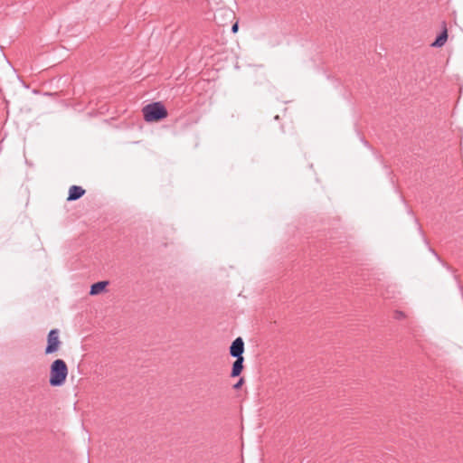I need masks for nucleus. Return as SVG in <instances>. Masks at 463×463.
<instances>
[{
	"instance_id": "obj_1",
	"label": "nucleus",
	"mask_w": 463,
	"mask_h": 463,
	"mask_svg": "<svg viewBox=\"0 0 463 463\" xmlns=\"http://www.w3.org/2000/svg\"><path fill=\"white\" fill-rule=\"evenodd\" d=\"M68 375V367L66 363L61 359L52 362L50 369L49 383L51 386H61L66 381Z\"/></svg>"
},
{
	"instance_id": "obj_2",
	"label": "nucleus",
	"mask_w": 463,
	"mask_h": 463,
	"mask_svg": "<svg viewBox=\"0 0 463 463\" xmlns=\"http://www.w3.org/2000/svg\"><path fill=\"white\" fill-rule=\"evenodd\" d=\"M142 112L146 122L160 121L165 118L168 114L165 106L159 101L146 105Z\"/></svg>"
},
{
	"instance_id": "obj_3",
	"label": "nucleus",
	"mask_w": 463,
	"mask_h": 463,
	"mask_svg": "<svg viewBox=\"0 0 463 463\" xmlns=\"http://www.w3.org/2000/svg\"><path fill=\"white\" fill-rule=\"evenodd\" d=\"M61 345V341L59 338V330L52 329L47 337V346L45 348L46 354H52L58 351Z\"/></svg>"
},
{
	"instance_id": "obj_4",
	"label": "nucleus",
	"mask_w": 463,
	"mask_h": 463,
	"mask_svg": "<svg viewBox=\"0 0 463 463\" xmlns=\"http://www.w3.org/2000/svg\"><path fill=\"white\" fill-rule=\"evenodd\" d=\"M244 352V342L241 337H237L230 346V354L232 357L239 358L243 357Z\"/></svg>"
},
{
	"instance_id": "obj_5",
	"label": "nucleus",
	"mask_w": 463,
	"mask_h": 463,
	"mask_svg": "<svg viewBox=\"0 0 463 463\" xmlns=\"http://www.w3.org/2000/svg\"><path fill=\"white\" fill-rule=\"evenodd\" d=\"M85 194V190L78 185L71 186L69 190L68 201H76Z\"/></svg>"
},
{
	"instance_id": "obj_6",
	"label": "nucleus",
	"mask_w": 463,
	"mask_h": 463,
	"mask_svg": "<svg viewBox=\"0 0 463 463\" xmlns=\"http://www.w3.org/2000/svg\"><path fill=\"white\" fill-rule=\"evenodd\" d=\"M243 357L236 358L235 362L232 364V369L231 373L232 377L239 376L243 369Z\"/></svg>"
},
{
	"instance_id": "obj_7",
	"label": "nucleus",
	"mask_w": 463,
	"mask_h": 463,
	"mask_svg": "<svg viewBox=\"0 0 463 463\" xmlns=\"http://www.w3.org/2000/svg\"><path fill=\"white\" fill-rule=\"evenodd\" d=\"M447 39H448V32H447V29L444 28V30L440 33V34L431 43V46L437 47V48L441 47L445 44Z\"/></svg>"
},
{
	"instance_id": "obj_8",
	"label": "nucleus",
	"mask_w": 463,
	"mask_h": 463,
	"mask_svg": "<svg viewBox=\"0 0 463 463\" xmlns=\"http://www.w3.org/2000/svg\"><path fill=\"white\" fill-rule=\"evenodd\" d=\"M109 285V281L101 280L96 283H93L90 286V289H105L107 286Z\"/></svg>"
},
{
	"instance_id": "obj_9",
	"label": "nucleus",
	"mask_w": 463,
	"mask_h": 463,
	"mask_svg": "<svg viewBox=\"0 0 463 463\" xmlns=\"http://www.w3.org/2000/svg\"><path fill=\"white\" fill-rule=\"evenodd\" d=\"M405 314L402 311H395L394 317L398 320L405 318Z\"/></svg>"
},
{
	"instance_id": "obj_10",
	"label": "nucleus",
	"mask_w": 463,
	"mask_h": 463,
	"mask_svg": "<svg viewBox=\"0 0 463 463\" xmlns=\"http://www.w3.org/2000/svg\"><path fill=\"white\" fill-rule=\"evenodd\" d=\"M430 251L435 255V257L437 258V260H439V262H440L444 267H446L448 269H450L449 266H448L445 262H443V261L440 260L439 256L435 252V250H432V249H430Z\"/></svg>"
},
{
	"instance_id": "obj_11",
	"label": "nucleus",
	"mask_w": 463,
	"mask_h": 463,
	"mask_svg": "<svg viewBox=\"0 0 463 463\" xmlns=\"http://www.w3.org/2000/svg\"><path fill=\"white\" fill-rule=\"evenodd\" d=\"M238 29H239L238 23H235L234 24H232V32L233 33H237V32H238Z\"/></svg>"
},
{
	"instance_id": "obj_12",
	"label": "nucleus",
	"mask_w": 463,
	"mask_h": 463,
	"mask_svg": "<svg viewBox=\"0 0 463 463\" xmlns=\"http://www.w3.org/2000/svg\"><path fill=\"white\" fill-rule=\"evenodd\" d=\"M242 383H243V379H240V380L238 381V383L234 384V386H233V387H234L235 389H238V388H240V387L241 386Z\"/></svg>"
},
{
	"instance_id": "obj_13",
	"label": "nucleus",
	"mask_w": 463,
	"mask_h": 463,
	"mask_svg": "<svg viewBox=\"0 0 463 463\" xmlns=\"http://www.w3.org/2000/svg\"><path fill=\"white\" fill-rule=\"evenodd\" d=\"M100 291H90V294L94 296V295H97L99 294Z\"/></svg>"
}]
</instances>
